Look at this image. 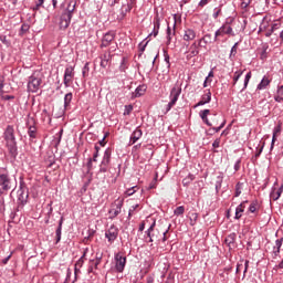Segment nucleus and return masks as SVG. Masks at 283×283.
Listing matches in <instances>:
<instances>
[{
    "instance_id": "obj_1",
    "label": "nucleus",
    "mask_w": 283,
    "mask_h": 283,
    "mask_svg": "<svg viewBox=\"0 0 283 283\" xmlns=\"http://www.w3.org/2000/svg\"><path fill=\"white\" fill-rule=\"evenodd\" d=\"M14 133H15L14 127L12 125H8L4 130V139L7 143V147L9 148V153L12 156L18 155V146H17Z\"/></svg>"
},
{
    "instance_id": "obj_2",
    "label": "nucleus",
    "mask_w": 283,
    "mask_h": 283,
    "mask_svg": "<svg viewBox=\"0 0 283 283\" xmlns=\"http://www.w3.org/2000/svg\"><path fill=\"white\" fill-rule=\"evenodd\" d=\"M155 226H156V222H154L149 229L146 231L147 233V237L149 238V242L153 243V242H166L167 240V233H168V230H165V231H159L158 229H155Z\"/></svg>"
},
{
    "instance_id": "obj_3",
    "label": "nucleus",
    "mask_w": 283,
    "mask_h": 283,
    "mask_svg": "<svg viewBox=\"0 0 283 283\" xmlns=\"http://www.w3.org/2000/svg\"><path fill=\"white\" fill-rule=\"evenodd\" d=\"M181 94H182V86L180 83L177 82L175 83V86L171 87V92L169 94L170 102L167 104L166 113L171 111V108L176 105Z\"/></svg>"
},
{
    "instance_id": "obj_4",
    "label": "nucleus",
    "mask_w": 283,
    "mask_h": 283,
    "mask_svg": "<svg viewBox=\"0 0 283 283\" xmlns=\"http://www.w3.org/2000/svg\"><path fill=\"white\" fill-rule=\"evenodd\" d=\"M74 10H75V4L69 3L66 11H64L62 13V17L60 19V28L61 29H66L70 27Z\"/></svg>"
},
{
    "instance_id": "obj_5",
    "label": "nucleus",
    "mask_w": 283,
    "mask_h": 283,
    "mask_svg": "<svg viewBox=\"0 0 283 283\" xmlns=\"http://www.w3.org/2000/svg\"><path fill=\"white\" fill-rule=\"evenodd\" d=\"M42 80L40 76L33 74L29 77L28 90L29 92H38L41 87Z\"/></svg>"
},
{
    "instance_id": "obj_6",
    "label": "nucleus",
    "mask_w": 283,
    "mask_h": 283,
    "mask_svg": "<svg viewBox=\"0 0 283 283\" xmlns=\"http://www.w3.org/2000/svg\"><path fill=\"white\" fill-rule=\"evenodd\" d=\"M74 67L73 66H66L64 76H63V84L65 87H70L71 84L74 82Z\"/></svg>"
},
{
    "instance_id": "obj_7",
    "label": "nucleus",
    "mask_w": 283,
    "mask_h": 283,
    "mask_svg": "<svg viewBox=\"0 0 283 283\" xmlns=\"http://www.w3.org/2000/svg\"><path fill=\"white\" fill-rule=\"evenodd\" d=\"M0 187L2 190L11 189V178L7 170H0Z\"/></svg>"
},
{
    "instance_id": "obj_8",
    "label": "nucleus",
    "mask_w": 283,
    "mask_h": 283,
    "mask_svg": "<svg viewBox=\"0 0 283 283\" xmlns=\"http://www.w3.org/2000/svg\"><path fill=\"white\" fill-rule=\"evenodd\" d=\"M123 206H124L123 199H116V201L112 206V209L108 210V213L112 219L120 214Z\"/></svg>"
},
{
    "instance_id": "obj_9",
    "label": "nucleus",
    "mask_w": 283,
    "mask_h": 283,
    "mask_svg": "<svg viewBox=\"0 0 283 283\" xmlns=\"http://www.w3.org/2000/svg\"><path fill=\"white\" fill-rule=\"evenodd\" d=\"M126 262H127L126 256H124L123 254H120V252H118V253L115 255V269L117 270V272H123V271H125Z\"/></svg>"
},
{
    "instance_id": "obj_10",
    "label": "nucleus",
    "mask_w": 283,
    "mask_h": 283,
    "mask_svg": "<svg viewBox=\"0 0 283 283\" xmlns=\"http://www.w3.org/2000/svg\"><path fill=\"white\" fill-rule=\"evenodd\" d=\"M174 21H175V23H174L172 30L170 29V25L167 27V45H169L171 43L172 36H175V34H176V25H177L178 21L181 22V18L178 17V14H175Z\"/></svg>"
},
{
    "instance_id": "obj_11",
    "label": "nucleus",
    "mask_w": 283,
    "mask_h": 283,
    "mask_svg": "<svg viewBox=\"0 0 283 283\" xmlns=\"http://www.w3.org/2000/svg\"><path fill=\"white\" fill-rule=\"evenodd\" d=\"M224 34H233V28H231L229 23L221 25V28L216 31L214 41H217L219 36H224Z\"/></svg>"
},
{
    "instance_id": "obj_12",
    "label": "nucleus",
    "mask_w": 283,
    "mask_h": 283,
    "mask_svg": "<svg viewBox=\"0 0 283 283\" xmlns=\"http://www.w3.org/2000/svg\"><path fill=\"white\" fill-rule=\"evenodd\" d=\"M119 230L116 226H111V228L105 232V238L108 239V242H115L118 238Z\"/></svg>"
},
{
    "instance_id": "obj_13",
    "label": "nucleus",
    "mask_w": 283,
    "mask_h": 283,
    "mask_svg": "<svg viewBox=\"0 0 283 283\" xmlns=\"http://www.w3.org/2000/svg\"><path fill=\"white\" fill-rule=\"evenodd\" d=\"M111 158H112V149H106L104 151V157L101 163V170L102 171H107V166L111 164Z\"/></svg>"
},
{
    "instance_id": "obj_14",
    "label": "nucleus",
    "mask_w": 283,
    "mask_h": 283,
    "mask_svg": "<svg viewBox=\"0 0 283 283\" xmlns=\"http://www.w3.org/2000/svg\"><path fill=\"white\" fill-rule=\"evenodd\" d=\"M113 41H115V33L114 31H108L102 39L101 48H107Z\"/></svg>"
},
{
    "instance_id": "obj_15",
    "label": "nucleus",
    "mask_w": 283,
    "mask_h": 283,
    "mask_svg": "<svg viewBox=\"0 0 283 283\" xmlns=\"http://www.w3.org/2000/svg\"><path fill=\"white\" fill-rule=\"evenodd\" d=\"M197 36V32L193 29L187 28L184 30L182 39L185 42H191L195 41Z\"/></svg>"
},
{
    "instance_id": "obj_16",
    "label": "nucleus",
    "mask_w": 283,
    "mask_h": 283,
    "mask_svg": "<svg viewBox=\"0 0 283 283\" xmlns=\"http://www.w3.org/2000/svg\"><path fill=\"white\" fill-rule=\"evenodd\" d=\"M143 137V130L137 127L134 133L130 135L129 138V146L134 145L137 143V140H139Z\"/></svg>"
},
{
    "instance_id": "obj_17",
    "label": "nucleus",
    "mask_w": 283,
    "mask_h": 283,
    "mask_svg": "<svg viewBox=\"0 0 283 283\" xmlns=\"http://www.w3.org/2000/svg\"><path fill=\"white\" fill-rule=\"evenodd\" d=\"M112 61V54L111 51H106L102 56H101V62L99 65L103 69H107L109 62Z\"/></svg>"
},
{
    "instance_id": "obj_18",
    "label": "nucleus",
    "mask_w": 283,
    "mask_h": 283,
    "mask_svg": "<svg viewBox=\"0 0 283 283\" xmlns=\"http://www.w3.org/2000/svg\"><path fill=\"white\" fill-rule=\"evenodd\" d=\"M211 102V91H206L205 94H202L200 102L197 103L196 107L207 105Z\"/></svg>"
},
{
    "instance_id": "obj_19",
    "label": "nucleus",
    "mask_w": 283,
    "mask_h": 283,
    "mask_svg": "<svg viewBox=\"0 0 283 283\" xmlns=\"http://www.w3.org/2000/svg\"><path fill=\"white\" fill-rule=\"evenodd\" d=\"M282 133V123H279L275 128L273 129V136H272V145L271 149L274 148L275 142L277 140L279 135Z\"/></svg>"
},
{
    "instance_id": "obj_20",
    "label": "nucleus",
    "mask_w": 283,
    "mask_h": 283,
    "mask_svg": "<svg viewBox=\"0 0 283 283\" xmlns=\"http://www.w3.org/2000/svg\"><path fill=\"white\" fill-rule=\"evenodd\" d=\"M87 251H90V248H85V249H84V254H83V256H81V258L78 259V261L75 263V274H77V272H81V269H82V266H83V264H84V259H85L86 255H87Z\"/></svg>"
},
{
    "instance_id": "obj_21",
    "label": "nucleus",
    "mask_w": 283,
    "mask_h": 283,
    "mask_svg": "<svg viewBox=\"0 0 283 283\" xmlns=\"http://www.w3.org/2000/svg\"><path fill=\"white\" fill-rule=\"evenodd\" d=\"M283 195V184L280 188H272V192L270 195L273 201H277L279 198Z\"/></svg>"
},
{
    "instance_id": "obj_22",
    "label": "nucleus",
    "mask_w": 283,
    "mask_h": 283,
    "mask_svg": "<svg viewBox=\"0 0 283 283\" xmlns=\"http://www.w3.org/2000/svg\"><path fill=\"white\" fill-rule=\"evenodd\" d=\"M200 45L199 43H197V41H195L189 49V55L190 57H196V55L200 54V50H199Z\"/></svg>"
},
{
    "instance_id": "obj_23",
    "label": "nucleus",
    "mask_w": 283,
    "mask_h": 283,
    "mask_svg": "<svg viewBox=\"0 0 283 283\" xmlns=\"http://www.w3.org/2000/svg\"><path fill=\"white\" fill-rule=\"evenodd\" d=\"M209 114H210V109H202V112H200V118H201L202 122H205L207 124V126L211 127L212 124L208 119Z\"/></svg>"
},
{
    "instance_id": "obj_24",
    "label": "nucleus",
    "mask_w": 283,
    "mask_h": 283,
    "mask_svg": "<svg viewBox=\"0 0 283 283\" xmlns=\"http://www.w3.org/2000/svg\"><path fill=\"white\" fill-rule=\"evenodd\" d=\"M282 245H283V239L275 240V245L273 248V254L275 258H277Z\"/></svg>"
},
{
    "instance_id": "obj_25",
    "label": "nucleus",
    "mask_w": 283,
    "mask_h": 283,
    "mask_svg": "<svg viewBox=\"0 0 283 283\" xmlns=\"http://www.w3.org/2000/svg\"><path fill=\"white\" fill-rule=\"evenodd\" d=\"M73 101V93H66L64 96V108L69 111L71 107V102Z\"/></svg>"
},
{
    "instance_id": "obj_26",
    "label": "nucleus",
    "mask_w": 283,
    "mask_h": 283,
    "mask_svg": "<svg viewBox=\"0 0 283 283\" xmlns=\"http://www.w3.org/2000/svg\"><path fill=\"white\" fill-rule=\"evenodd\" d=\"M245 210V202H242L238 206V208L235 209V216L234 218L235 219H240L242 217V213L244 212Z\"/></svg>"
},
{
    "instance_id": "obj_27",
    "label": "nucleus",
    "mask_w": 283,
    "mask_h": 283,
    "mask_svg": "<svg viewBox=\"0 0 283 283\" xmlns=\"http://www.w3.org/2000/svg\"><path fill=\"white\" fill-rule=\"evenodd\" d=\"M146 90H147V86L145 85L137 86L136 91L133 94L134 97H140L145 95Z\"/></svg>"
},
{
    "instance_id": "obj_28",
    "label": "nucleus",
    "mask_w": 283,
    "mask_h": 283,
    "mask_svg": "<svg viewBox=\"0 0 283 283\" xmlns=\"http://www.w3.org/2000/svg\"><path fill=\"white\" fill-rule=\"evenodd\" d=\"M270 84H271V81L269 80V77L268 76H263V80L258 85V90L259 91L265 90L266 86H269Z\"/></svg>"
},
{
    "instance_id": "obj_29",
    "label": "nucleus",
    "mask_w": 283,
    "mask_h": 283,
    "mask_svg": "<svg viewBox=\"0 0 283 283\" xmlns=\"http://www.w3.org/2000/svg\"><path fill=\"white\" fill-rule=\"evenodd\" d=\"M237 234L231 233L228 237H226V244L229 245V248H232V245L235 243Z\"/></svg>"
},
{
    "instance_id": "obj_30",
    "label": "nucleus",
    "mask_w": 283,
    "mask_h": 283,
    "mask_svg": "<svg viewBox=\"0 0 283 283\" xmlns=\"http://www.w3.org/2000/svg\"><path fill=\"white\" fill-rule=\"evenodd\" d=\"M64 219L61 218L59 221V228L55 231L56 234V243L61 242V234H62V224H63Z\"/></svg>"
},
{
    "instance_id": "obj_31",
    "label": "nucleus",
    "mask_w": 283,
    "mask_h": 283,
    "mask_svg": "<svg viewBox=\"0 0 283 283\" xmlns=\"http://www.w3.org/2000/svg\"><path fill=\"white\" fill-rule=\"evenodd\" d=\"M209 41H211V34H206L203 38L199 40L200 48H206Z\"/></svg>"
},
{
    "instance_id": "obj_32",
    "label": "nucleus",
    "mask_w": 283,
    "mask_h": 283,
    "mask_svg": "<svg viewBox=\"0 0 283 283\" xmlns=\"http://www.w3.org/2000/svg\"><path fill=\"white\" fill-rule=\"evenodd\" d=\"M275 102H279V103L283 102V86H280L277 88V92L275 94Z\"/></svg>"
},
{
    "instance_id": "obj_33",
    "label": "nucleus",
    "mask_w": 283,
    "mask_h": 283,
    "mask_svg": "<svg viewBox=\"0 0 283 283\" xmlns=\"http://www.w3.org/2000/svg\"><path fill=\"white\" fill-rule=\"evenodd\" d=\"M241 75H243V71L234 72L233 86H235L238 84V81L241 78Z\"/></svg>"
},
{
    "instance_id": "obj_34",
    "label": "nucleus",
    "mask_w": 283,
    "mask_h": 283,
    "mask_svg": "<svg viewBox=\"0 0 283 283\" xmlns=\"http://www.w3.org/2000/svg\"><path fill=\"white\" fill-rule=\"evenodd\" d=\"M185 211H186L185 207H178L174 210V213L176 217H180V216H184Z\"/></svg>"
},
{
    "instance_id": "obj_35",
    "label": "nucleus",
    "mask_w": 283,
    "mask_h": 283,
    "mask_svg": "<svg viewBox=\"0 0 283 283\" xmlns=\"http://www.w3.org/2000/svg\"><path fill=\"white\" fill-rule=\"evenodd\" d=\"M195 180V176L193 175H189L188 177L182 179V184L184 186H189L191 181Z\"/></svg>"
},
{
    "instance_id": "obj_36",
    "label": "nucleus",
    "mask_w": 283,
    "mask_h": 283,
    "mask_svg": "<svg viewBox=\"0 0 283 283\" xmlns=\"http://www.w3.org/2000/svg\"><path fill=\"white\" fill-rule=\"evenodd\" d=\"M252 78V73L251 72H248L247 73V76H245V80H244V85L242 87V91L247 90L248 85H249V81Z\"/></svg>"
},
{
    "instance_id": "obj_37",
    "label": "nucleus",
    "mask_w": 283,
    "mask_h": 283,
    "mask_svg": "<svg viewBox=\"0 0 283 283\" xmlns=\"http://www.w3.org/2000/svg\"><path fill=\"white\" fill-rule=\"evenodd\" d=\"M29 137H31V138L36 137V127L35 126H29Z\"/></svg>"
},
{
    "instance_id": "obj_38",
    "label": "nucleus",
    "mask_w": 283,
    "mask_h": 283,
    "mask_svg": "<svg viewBox=\"0 0 283 283\" xmlns=\"http://www.w3.org/2000/svg\"><path fill=\"white\" fill-rule=\"evenodd\" d=\"M241 192H242V184L238 182L237 186H235V193H234V196L239 197V196H241Z\"/></svg>"
},
{
    "instance_id": "obj_39",
    "label": "nucleus",
    "mask_w": 283,
    "mask_h": 283,
    "mask_svg": "<svg viewBox=\"0 0 283 283\" xmlns=\"http://www.w3.org/2000/svg\"><path fill=\"white\" fill-rule=\"evenodd\" d=\"M139 208V205L138 203H133L130 207H129V218L133 217L134 212L136 211V209Z\"/></svg>"
},
{
    "instance_id": "obj_40",
    "label": "nucleus",
    "mask_w": 283,
    "mask_h": 283,
    "mask_svg": "<svg viewBox=\"0 0 283 283\" xmlns=\"http://www.w3.org/2000/svg\"><path fill=\"white\" fill-rule=\"evenodd\" d=\"M249 210H250L251 213L256 212V211H258V203H256V202H252V203L250 205Z\"/></svg>"
},
{
    "instance_id": "obj_41",
    "label": "nucleus",
    "mask_w": 283,
    "mask_h": 283,
    "mask_svg": "<svg viewBox=\"0 0 283 283\" xmlns=\"http://www.w3.org/2000/svg\"><path fill=\"white\" fill-rule=\"evenodd\" d=\"M94 269H96V259L90 261L88 272H93Z\"/></svg>"
},
{
    "instance_id": "obj_42",
    "label": "nucleus",
    "mask_w": 283,
    "mask_h": 283,
    "mask_svg": "<svg viewBox=\"0 0 283 283\" xmlns=\"http://www.w3.org/2000/svg\"><path fill=\"white\" fill-rule=\"evenodd\" d=\"M148 43H140V44H138V51H139V53H140V55L145 52V49H146V45H147Z\"/></svg>"
},
{
    "instance_id": "obj_43",
    "label": "nucleus",
    "mask_w": 283,
    "mask_h": 283,
    "mask_svg": "<svg viewBox=\"0 0 283 283\" xmlns=\"http://www.w3.org/2000/svg\"><path fill=\"white\" fill-rule=\"evenodd\" d=\"M103 259V254H96V270L98 269V265L101 264Z\"/></svg>"
},
{
    "instance_id": "obj_44",
    "label": "nucleus",
    "mask_w": 283,
    "mask_h": 283,
    "mask_svg": "<svg viewBox=\"0 0 283 283\" xmlns=\"http://www.w3.org/2000/svg\"><path fill=\"white\" fill-rule=\"evenodd\" d=\"M108 133H106L105 135H104V138L102 139V140H99V145H101V147H105V145L107 144V142L105 140L107 137H108Z\"/></svg>"
},
{
    "instance_id": "obj_45",
    "label": "nucleus",
    "mask_w": 283,
    "mask_h": 283,
    "mask_svg": "<svg viewBox=\"0 0 283 283\" xmlns=\"http://www.w3.org/2000/svg\"><path fill=\"white\" fill-rule=\"evenodd\" d=\"M197 219H198V213H192V214L190 216L191 224H196Z\"/></svg>"
},
{
    "instance_id": "obj_46",
    "label": "nucleus",
    "mask_w": 283,
    "mask_h": 283,
    "mask_svg": "<svg viewBox=\"0 0 283 283\" xmlns=\"http://www.w3.org/2000/svg\"><path fill=\"white\" fill-rule=\"evenodd\" d=\"M235 54H238V43H235V44L232 46L231 53H230V55H235Z\"/></svg>"
},
{
    "instance_id": "obj_47",
    "label": "nucleus",
    "mask_w": 283,
    "mask_h": 283,
    "mask_svg": "<svg viewBox=\"0 0 283 283\" xmlns=\"http://www.w3.org/2000/svg\"><path fill=\"white\" fill-rule=\"evenodd\" d=\"M157 178H158V175H156L155 181H153V182L150 184V187H149L150 190L156 189V187H157Z\"/></svg>"
},
{
    "instance_id": "obj_48",
    "label": "nucleus",
    "mask_w": 283,
    "mask_h": 283,
    "mask_svg": "<svg viewBox=\"0 0 283 283\" xmlns=\"http://www.w3.org/2000/svg\"><path fill=\"white\" fill-rule=\"evenodd\" d=\"M251 4V0H242L241 7L248 8Z\"/></svg>"
},
{
    "instance_id": "obj_49",
    "label": "nucleus",
    "mask_w": 283,
    "mask_h": 283,
    "mask_svg": "<svg viewBox=\"0 0 283 283\" xmlns=\"http://www.w3.org/2000/svg\"><path fill=\"white\" fill-rule=\"evenodd\" d=\"M220 143H221V139H220V138L216 139V140L213 142V144H212V147H213V148H220Z\"/></svg>"
},
{
    "instance_id": "obj_50",
    "label": "nucleus",
    "mask_w": 283,
    "mask_h": 283,
    "mask_svg": "<svg viewBox=\"0 0 283 283\" xmlns=\"http://www.w3.org/2000/svg\"><path fill=\"white\" fill-rule=\"evenodd\" d=\"M29 29H30V25H29V24H22V25H21V32H22V33L28 32Z\"/></svg>"
},
{
    "instance_id": "obj_51",
    "label": "nucleus",
    "mask_w": 283,
    "mask_h": 283,
    "mask_svg": "<svg viewBox=\"0 0 283 283\" xmlns=\"http://www.w3.org/2000/svg\"><path fill=\"white\" fill-rule=\"evenodd\" d=\"M93 169V159L87 160V171H91Z\"/></svg>"
},
{
    "instance_id": "obj_52",
    "label": "nucleus",
    "mask_w": 283,
    "mask_h": 283,
    "mask_svg": "<svg viewBox=\"0 0 283 283\" xmlns=\"http://www.w3.org/2000/svg\"><path fill=\"white\" fill-rule=\"evenodd\" d=\"M88 71H90V66H88V63H86L83 67V75L86 76Z\"/></svg>"
},
{
    "instance_id": "obj_53",
    "label": "nucleus",
    "mask_w": 283,
    "mask_h": 283,
    "mask_svg": "<svg viewBox=\"0 0 283 283\" xmlns=\"http://www.w3.org/2000/svg\"><path fill=\"white\" fill-rule=\"evenodd\" d=\"M244 269L243 263H238L237 266V274H240V272Z\"/></svg>"
},
{
    "instance_id": "obj_54",
    "label": "nucleus",
    "mask_w": 283,
    "mask_h": 283,
    "mask_svg": "<svg viewBox=\"0 0 283 283\" xmlns=\"http://www.w3.org/2000/svg\"><path fill=\"white\" fill-rule=\"evenodd\" d=\"M224 125H226V120H223V122L221 123V125H220V126H218L217 128H213V129H214V132H216V133H219V132H220V129H222V128L224 127Z\"/></svg>"
},
{
    "instance_id": "obj_55",
    "label": "nucleus",
    "mask_w": 283,
    "mask_h": 283,
    "mask_svg": "<svg viewBox=\"0 0 283 283\" xmlns=\"http://www.w3.org/2000/svg\"><path fill=\"white\" fill-rule=\"evenodd\" d=\"M135 188H130V189H127V191H126V195L127 196H133V195H135Z\"/></svg>"
},
{
    "instance_id": "obj_56",
    "label": "nucleus",
    "mask_w": 283,
    "mask_h": 283,
    "mask_svg": "<svg viewBox=\"0 0 283 283\" xmlns=\"http://www.w3.org/2000/svg\"><path fill=\"white\" fill-rule=\"evenodd\" d=\"M221 9H214L213 18L217 19L220 15Z\"/></svg>"
},
{
    "instance_id": "obj_57",
    "label": "nucleus",
    "mask_w": 283,
    "mask_h": 283,
    "mask_svg": "<svg viewBox=\"0 0 283 283\" xmlns=\"http://www.w3.org/2000/svg\"><path fill=\"white\" fill-rule=\"evenodd\" d=\"M165 61L167 63V66L170 67V56H169V54H165Z\"/></svg>"
},
{
    "instance_id": "obj_58",
    "label": "nucleus",
    "mask_w": 283,
    "mask_h": 283,
    "mask_svg": "<svg viewBox=\"0 0 283 283\" xmlns=\"http://www.w3.org/2000/svg\"><path fill=\"white\" fill-rule=\"evenodd\" d=\"M44 2H45V0H38L36 10H39V8L44 4Z\"/></svg>"
},
{
    "instance_id": "obj_59",
    "label": "nucleus",
    "mask_w": 283,
    "mask_h": 283,
    "mask_svg": "<svg viewBox=\"0 0 283 283\" xmlns=\"http://www.w3.org/2000/svg\"><path fill=\"white\" fill-rule=\"evenodd\" d=\"M145 230V221H143L140 224H139V232H144Z\"/></svg>"
},
{
    "instance_id": "obj_60",
    "label": "nucleus",
    "mask_w": 283,
    "mask_h": 283,
    "mask_svg": "<svg viewBox=\"0 0 283 283\" xmlns=\"http://www.w3.org/2000/svg\"><path fill=\"white\" fill-rule=\"evenodd\" d=\"M97 158H98V154H97V151H95L94 155H93L92 161L97 163Z\"/></svg>"
},
{
    "instance_id": "obj_61",
    "label": "nucleus",
    "mask_w": 283,
    "mask_h": 283,
    "mask_svg": "<svg viewBox=\"0 0 283 283\" xmlns=\"http://www.w3.org/2000/svg\"><path fill=\"white\" fill-rule=\"evenodd\" d=\"M208 2H209V0H201L200 3H199V6H200V7H205V6L208 4Z\"/></svg>"
},
{
    "instance_id": "obj_62",
    "label": "nucleus",
    "mask_w": 283,
    "mask_h": 283,
    "mask_svg": "<svg viewBox=\"0 0 283 283\" xmlns=\"http://www.w3.org/2000/svg\"><path fill=\"white\" fill-rule=\"evenodd\" d=\"M248 269H249V261H245L244 262V271H243L244 274H245V272H248Z\"/></svg>"
},
{
    "instance_id": "obj_63",
    "label": "nucleus",
    "mask_w": 283,
    "mask_h": 283,
    "mask_svg": "<svg viewBox=\"0 0 283 283\" xmlns=\"http://www.w3.org/2000/svg\"><path fill=\"white\" fill-rule=\"evenodd\" d=\"M12 258V255H9L2 260L3 264H8V261Z\"/></svg>"
},
{
    "instance_id": "obj_64",
    "label": "nucleus",
    "mask_w": 283,
    "mask_h": 283,
    "mask_svg": "<svg viewBox=\"0 0 283 283\" xmlns=\"http://www.w3.org/2000/svg\"><path fill=\"white\" fill-rule=\"evenodd\" d=\"M166 283H174V277L172 276L167 277Z\"/></svg>"
}]
</instances>
